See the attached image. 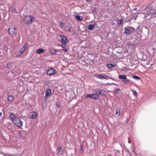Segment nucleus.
<instances>
[{"instance_id":"36","label":"nucleus","mask_w":156,"mask_h":156,"mask_svg":"<svg viewBox=\"0 0 156 156\" xmlns=\"http://www.w3.org/2000/svg\"><path fill=\"white\" fill-rule=\"evenodd\" d=\"M60 26L61 28H62V27L64 26V24L62 22L60 23Z\"/></svg>"},{"instance_id":"4","label":"nucleus","mask_w":156,"mask_h":156,"mask_svg":"<svg viewBox=\"0 0 156 156\" xmlns=\"http://www.w3.org/2000/svg\"><path fill=\"white\" fill-rule=\"evenodd\" d=\"M23 21L27 25L30 24L33 21V16L30 15L26 16L24 19Z\"/></svg>"},{"instance_id":"17","label":"nucleus","mask_w":156,"mask_h":156,"mask_svg":"<svg viewBox=\"0 0 156 156\" xmlns=\"http://www.w3.org/2000/svg\"><path fill=\"white\" fill-rule=\"evenodd\" d=\"M44 51L45 50L44 49L40 48L36 51V54H40L44 53Z\"/></svg>"},{"instance_id":"14","label":"nucleus","mask_w":156,"mask_h":156,"mask_svg":"<svg viewBox=\"0 0 156 156\" xmlns=\"http://www.w3.org/2000/svg\"><path fill=\"white\" fill-rule=\"evenodd\" d=\"M125 30L124 31V33L126 34L127 35H128L129 34H130V33L129 32V27H125L124 28Z\"/></svg>"},{"instance_id":"19","label":"nucleus","mask_w":156,"mask_h":156,"mask_svg":"<svg viewBox=\"0 0 156 156\" xmlns=\"http://www.w3.org/2000/svg\"><path fill=\"white\" fill-rule=\"evenodd\" d=\"M126 75H119V78L120 79H123V80L126 79Z\"/></svg>"},{"instance_id":"41","label":"nucleus","mask_w":156,"mask_h":156,"mask_svg":"<svg viewBox=\"0 0 156 156\" xmlns=\"http://www.w3.org/2000/svg\"><path fill=\"white\" fill-rule=\"evenodd\" d=\"M123 70L125 71L126 70V71H127V68H125H125H124L123 69Z\"/></svg>"},{"instance_id":"31","label":"nucleus","mask_w":156,"mask_h":156,"mask_svg":"<svg viewBox=\"0 0 156 156\" xmlns=\"http://www.w3.org/2000/svg\"><path fill=\"white\" fill-rule=\"evenodd\" d=\"M12 11L14 13H17V12L16 11V9L14 7H12L11 8Z\"/></svg>"},{"instance_id":"21","label":"nucleus","mask_w":156,"mask_h":156,"mask_svg":"<svg viewBox=\"0 0 156 156\" xmlns=\"http://www.w3.org/2000/svg\"><path fill=\"white\" fill-rule=\"evenodd\" d=\"M130 34L136 31L135 28L132 27H129Z\"/></svg>"},{"instance_id":"24","label":"nucleus","mask_w":156,"mask_h":156,"mask_svg":"<svg viewBox=\"0 0 156 156\" xmlns=\"http://www.w3.org/2000/svg\"><path fill=\"white\" fill-rule=\"evenodd\" d=\"M130 80L126 78V79H125L124 80H123L122 81L125 84H127L128 83H129L130 82Z\"/></svg>"},{"instance_id":"20","label":"nucleus","mask_w":156,"mask_h":156,"mask_svg":"<svg viewBox=\"0 0 156 156\" xmlns=\"http://www.w3.org/2000/svg\"><path fill=\"white\" fill-rule=\"evenodd\" d=\"M8 98L9 102H12L13 101L14 97L12 95H8Z\"/></svg>"},{"instance_id":"46","label":"nucleus","mask_w":156,"mask_h":156,"mask_svg":"<svg viewBox=\"0 0 156 156\" xmlns=\"http://www.w3.org/2000/svg\"><path fill=\"white\" fill-rule=\"evenodd\" d=\"M81 150L83 151V149L82 148H81Z\"/></svg>"},{"instance_id":"49","label":"nucleus","mask_w":156,"mask_h":156,"mask_svg":"<svg viewBox=\"0 0 156 156\" xmlns=\"http://www.w3.org/2000/svg\"><path fill=\"white\" fill-rule=\"evenodd\" d=\"M58 108H59V106H58Z\"/></svg>"},{"instance_id":"9","label":"nucleus","mask_w":156,"mask_h":156,"mask_svg":"<svg viewBox=\"0 0 156 156\" xmlns=\"http://www.w3.org/2000/svg\"><path fill=\"white\" fill-rule=\"evenodd\" d=\"M114 91H115V94L116 97L118 98H119L122 94L121 93V90L119 88H115L114 89Z\"/></svg>"},{"instance_id":"2","label":"nucleus","mask_w":156,"mask_h":156,"mask_svg":"<svg viewBox=\"0 0 156 156\" xmlns=\"http://www.w3.org/2000/svg\"><path fill=\"white\" fill-rule=\"evenodd\" d=\"M61 41L62 43V47L63 48H65L66 47V44L68 41L67 38L65 36L62 35H59Z\"/></svg>"},{"instance_id":"42","label":"nucleus","mask_w":156,"mask_h":156,"mask_svg":"<svg viewBox=\"0 0 156 156\" xmlns=\"http://www.w3.org/2000/svg\"><path fill=\"white\" fill-rule=\"evenodd\" d=\"M2 115V113L1 112H0V117H1Z\"/></svg>"},{"instance_id":"39","label":"nucleus","mask_w":156,"mask_h":156,"mask_svg":"<svg viewBox=\"0 0 156 156\" xmlns=\"http://www.w3.org/2000/svg\"><path fill=\"white\" fill-rule=\"evenodd\" d=\"M18 135H19V136H20L21 137V136H22V134L21 133H19V134H18Z\"/></svg>"},{"instance_id":"27","label":"nucleus","mask_w":156,"mask_h":156,"mask_svg":"<svg viewBox=\"0 0 156 156\" xmlns=\"http://www.w3.org/2000/svg\"><path fill=\"white\" fill-rule=\"evenodd\" d=\"M133 77L137 80H139L140 79V78L137 76H133Z\"/></svg>"},{"instance_id":"1","label":"nucleus","mask_w":156,"mask_h":156,"mask_svg":"<svg viewBox=\"0 0 156 156\" xmlns=\"http://www.w3.org/2000/svg\"><path fill=\"white\" fill-rule=\"evenodd\" d=\"M144 11V13L146 14V16H147L149 15L152 16L153 14H156V11L153 9L151 7H146Z\"/></svg>"},{"instance_id":"6","label":"nucleus","mask_w":156,"mask_h":156,"mask_svg":"<svg viewBox=\"0 0 156 156\" xmlns=\"http://www.w3.org/2000/svg\"><path fill=\"white\" fill-rule=\"evenodd\" d=\"M8 31L9 33L12 35L13 37H15L17 33V31L16 28L14 27L10 28L9 29Z\"/></svg>"},{"instance_id":"8","label":"nucleus","mask_w":156,"mask_h":156,"mask_svg":"<svg viewBox=\"0 0 156 156\" xmlns=\"http://www.w3.org/2000/svg\"><path fill=\"white\" fill-rule=\"evenodd\" d=\"M137 15L136 14H133L132 15H131L129 17L127 21H126V22H130L132 20L135 21L137 18Z\"/></svg>"},{"instance_id":"30","label":"nucleus","mask_w":156,"mask_h":156,"mask_svg":"<svg viewBox=\"0 0 156 156\" xmlns=\"http://www.w3.org/2000/svg\"><path fill=\"white\" fill-rule=\"evenodd\" d=\"M115 114H116V115H118L119 116V115L120 114V109H116Z\"/></svg>"},{"instance_id":"25","label":"nucleus","mask_w":156,"mask_h":156,"mask_svg":"<svg viewBox=\"0 0 156 156\" xmlns=\"http://www.w3.org/2000/svg\"><path fill=\"white\" fill-rule=\"evenodd\" d=\"M132 92L134 96H136L137 95V93L136 90H132Z\"/></svg>"},{"instance_id":"45","label":"nucleus","mask_w":156,"mask_h":156,"mask_svg":"<svg viewBox=\"0 0 156 156\" xmlns=\"http://www.w3.org/2000/svg\"><path fill=\"white\" fill-rule=\"evenodd\" d=\"M112 84H113V85H116V84H115V83H112Z\"/></svg>"},{"instance_id":"12","label":"nucleus","mask_w":156,"mask_h":156,"mask_svg":"<svg viewBox=\"0 0 156 156\" xmlns=\"http://www.w3.org/2000/svg\"><path fill=\"white\" fill-rule=\"evenodd\" d=\"M57 150H58V153L61 155H62L64 152V150L62 148V147H58L57 148Z\"/></svg>"},{"instance_id":"13","label":"nucleus","mask_w":156,"mask_h":156,"mask_svg":"<svg viewBox=\"0 0 156 156\" xmlns=\"http://www.w3.org/2000/svg\"><path fill=\"white\" fill-rule=\"evenodd\" d=\"M17 117H16L15 115L12 113L10 114V118L11 120L13 122Z\"/></svg>"},{"instance_id":"38","label":"nucleus","mask_w":156,"mask_h":156,"mask_svg":"<svg viewBox=\"0 0 156 156\" xmlns=\"http://www.w3.org/2000/svg\"><path fill=\"white\" fill-rule=\"evenodd\" d=\"M22 55L21 54H18L16 55V57H20Z\"/></svg>"},{"instance_id":"34","label":"nucleus","mask_w":156,"mask_h":156,"mask_svg":"<svg viewBox=\"0 0 156 156\" xmlns=\"http://www.w3.org/2000/svg\"><path fill=\"white\" fill-rule=\"evenodd\" d=\"M24 51L25 50H24V49L22 48L20 51V53L22 54Z\"/></svg>"},{"instance_id":"35","label":"nucleus","mask_w":156,"mask_h":156,"mask_svg":"<svg viewBox=\"0 0 156 156\" xmlns=\"http://www.w3.org/2000/svg\"><path fill=\"white\" fill-rule=\"evenodd\" d=\"M71 28H72L71 27V26H69V27L68 30L69 31L71 32Z\"/></svg>"},{"instance_id":"28","label":"nucleus","mask_w":156,"mask_h":156,"mask_svg":"<svg viewBox=\"0 0 156 156\" xmlns=\"http://www.w3.org/2000/svg\"><path fill=\"white\" fill-rule=\"evenodd\" d=\"M108 66L109 68L111 69L115 66V65L112 64H109L107 65Z\"/></svg>"},{"instance_id":"11","label":"nucleus","mask_w":156,"mask_h":156,"mask_svg":"<svg viewBox=\"0 0 156 156\" xmlns=\"http://www.w3.org/2000/svg\"><path fill=\"white\" fill-rule=\"evenodd\" d=\"M51 89H48L46 91L45 93V98H47L48 96L51 94Z\"/></svg>"},{"instance_id":"5","label":"nucleus","mask_w":156,"mask_h":156,"mask_svg":"<svg viewBox=\"0 0 156 156\" xmlns=\"http://www.w3.org/2000/svg\"><path fill=\"white\" fill-rule=\"evenodd\" d=\"M13 122L16 126L19 128H21L23 126V123L19 118H16Z\"/></svg>"},{"instance_id":"37","label":"nucleus","mask_w":156,"mask_h":156,"mask_svg":"<svg viewBox=\"0 0 156 156\" xmlns=\"http://www.w3.org/2000/svg\"><path fill=\"white\" fill-rule=\"evenodd\" d=\"M62 50L66 52H67L68 50L67 48L64 49H62Z\"/></svg>"},{"instance_id":"40","label":"nucleus","mask_w":156,"mask_h":156,"mask_svg":"<svg viewBox=\"0 0 156 156\" xmlns=\"http://www.w3.org/2000/svg\"><path fill=\"white\" fill-rule=\"evenodd\" d=\"M110 79H112L113 80H115V79L112 77H109V78Z\"/></svg>"},{"instance_id":"18","label":"nucleus","mask_w":156,"mask_h":156,"mask_svg":"<svg viewBox=\"0 0 156 156\" xmlns=\"http://www.w3.org/2000/svg\"><path fill=\"white\" fill-rule=\"evenodd\" d=\"M92 99L94 100H98L100 98V96L96 94H93Z\"/></svg>"},{"instance_id":"10","label":"nucleus","mask_w":156,"mask_h":156,"mask_svg":"<svg viewBox=\"0 0 156 156\" xmlns=\"http://www.w3.org/2000/svg\"><path fill=\"white\" fill-rule=\"evenodd\" d=\"M59 51L58 49H52L49 50V52L51 55H55L56 54L57 52Z\"/></svg>"},{"instance_id":"29","label":"nucleus","mask_w":156,"mask_h":156,"mask_svg":"<svg viewBox=\"0 0 156 156\" xmlns=\"http://www.w3.org/2000/svg\"><path fill=\"white\" fill-rule=\"evenodd\" d=\"M118 21H119V24H120L121 25H122L123 23V22H124V20H122V19L118 20Z\"/></svg>"},{"instance_id":"26","label":"nucleus","mask_w":156,"mask_h":156,"mask_svg":"<svg viewBox=\"0 0 156 156\" xmlns=\"http://www.w3.org/2000/svg\"><path fill=\"white\" fill-rule=\"evenodd\" d=\"M93 96V94H86L85 96V98H90L92 99V97L93 96Z\"/></svg>"},{"instance_id":"23","label":"nucleus","mask_w":156,"mask_h":156,"mask_svg":"<svg viewBox=\"0 0 156 156\" xmlns=\"http://www.w3.org/2000/svg\"><path fill=\"white\" fill-rule=\"evenodd\" d=\"M94 28V26L92 24H90L88 27V28L89 30H92Z\"/></svg>"},{"instance_id":"16","label":"nucleus","mask_w":156,"mask_h":156,"mask_svg":"<svg viewBox=\"0 0 156 156\" xmlns=\"http://www.w3.org/2000/svg\"><path fill=\"white\" fill-rule=\"evenodd\" d=\"M95 76L97 78L100 79H104V74H100L96 75H95Z\"/></svg>"},{"instance_id":"33","label":"nucleus","mask_w":156,"mask_h":156,"mask_svg":"<svg viewBox=\"0 0 156 156\" xmlns=\"http://www.w3.org/2000/svg\"><path fill=\"white\" fill-rule=\"evenodd\" d=\"M109 77L108 76L104 74V79H105L106 80H108V79H109Z\"/></svg>"},{"instance_id":"3","label":"nucleus","mask_w":156,"mask_h":156,"mask_svg":"<svg viewBox=\"0 0 156 156\" xmlns=\"http://www.w3.org/2000/svg\"><path fill=\"white\" fill-rule=\"evenodd\" d=\"M93 91L96 94H100L102 96L105 95L106 94V92L105 90L98 88L94 89Z\"/></svg>"},{"instance_id":"44","label":"nucleus","mask_w":156,"mask_h":156,"mask_svg":"<svg viewBox=\"0 0 156 156\" xmlns=\"http://www.w3.org/2000/svg\"><path fill=\"white\" fill-rule=\"evenodd\" d=\"M132 45H132V44H129V46H132Z\"/></svg>"},{"instance_id":"22","label":"nucleus","mask_w":156,"mask_h":156,"mask_svg":"<svg viewBox=\"0 0 156 156\" xmlns=\"http://www.w3.org/2000/svg\"><path fill=\"white\" fill-rule=\"evenodd\" d=\"M75 18L77 20L79 21H81L83 20V17L79 15L76 16Z\"/></svg>"},{"instance_id":"7","label":"nucleus","mask_w":156,"mask_h":156,"mask_svg":"<svg viewBox=\"0 0 156 156\" xmlns=\"http://www.w3.org/2000/svg\"><path fill=\"white\" fill-rule=\"evenodd\" d=\"M56 73L55 70L53 68L48 69L47 71V75L48 76H51Z\"/></svg>"},{"instance_id":"47","label":"nucleus","mask_w":156,"mask_h":156,"mask_svg":"<svg viewBox=\"0 0 156 156\" xmlns=\"http://www.w3.org/2000/svg\"><path fill=\"white\" fill-rule=\"evenodd\" d=\"M109 156H111V155H110H110H109Z\"/></svg>"},{"instance_id":"43","label":"nucleus","mask_w":156,"mask_h":156,"mask_svg":"<svg viewBox=\"0 0 156 156\" xmlns=\"http://www.w3.org/2000/svg\"><path fill=\"white\" fill-rule=\"evenodd\" d=\"M88 2H90L92 0H86Z\"/></svg>"},{"instance_id":"48","label":"nucleus","mask_w":156,"mask_h":156,"mask_svg":"<svg viewBox=\"0 0 156 156\" xmlns=\"http://www.w3.org/2000/svg\"><path fill=\"white\" fill-rule=\"evenodd\" d=\"M58 108H59V106H58Z\"/></svg>"},{"instance_id":"32","label":"nucleus","mask_w":156,"mask_h":156,"mask_svg":"<svg viewBox=\"0 0 156 156\" xmlns=\"http://www.w3.org/2000/svg\"><path fill=\"white\" fill-rule=\"evenodd\" d=\"M28 45V43H25L24 45H23V48H22L24 49V50H25L26 48L27 47V46Z\"/></svg>"},{"instance_id":"15","label":"nucleus","mask_w":156,"mask_h":156,"mask_svg":"<svg viewBox=\"0 0 156 156\" xmlns=\"http://www.w3.org/2000/svg\"><path fill=\"white\" fill-rule=\"evenodd\" d=\"M31 115L30 118H32L33 119H35L37 115V112L35 111H33L31 112Z\"/></svg>"}]
</instances>
